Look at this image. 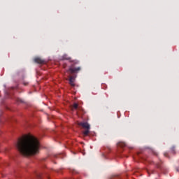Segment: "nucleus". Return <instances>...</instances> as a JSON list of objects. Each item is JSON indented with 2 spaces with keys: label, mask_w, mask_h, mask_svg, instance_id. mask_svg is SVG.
I'll list each match as a JSON object with an SVG mask.
<instances>
[{
  "label": "nucleus",
  "mask_w": 179,
  "mask_h": 179,
  "mask_svg": "<svg viewBox=\"0 0 179 179\" xmlns=\"http://www.w3.org/2000/svg\"><path fill=\"white\" fill-rule=\"evenodd\" d=\"M17 148L23 156L37 155L40 150V141L31 135H24L18 138Z\"/></svg>",
  "instance_id": "nucleus-1"
},
{
  "label": "nucleus",
  "mask_w": 179,
  "mask_h": 179,
  "mask_svg": "<svg viewBox=\"0 0 179 179\" xmlns=\"http://www.w3.org/2000/svg\"><path fill=\"white\" fill-rule=\"evenodd\" d=\"M78 125L85 129L84 135H88V134L90 132V124L86 122H84L78 123Z\"/></svg>",
  "instance_id": "nucleus-2"
},
{
  "label": "nucleus",
  "mask_w": 179,
  "mask_h": 179,
  "mask_svg": "<svg viewBox=\"0 0 179 179\" xmlns=\"http://www.w3.org/2000/svg\"><path fill=\"white\" fill-rule=\"evenodd\" d=\"M80 71V67H77V68H73L70 67L69 70H67L68 73L72 74V73H76V72H79Z\"/></svg>",
  "instance_id": "nucleus-3"
},
{
  "label": "nucleus",
  "mask_w": 179,
  "mask_h": 179,
  "mask_svg": "<svg viewBox=\"0 0 179 179\" xmlns=\"http://www.w3.org/2000/svg\"><path fill=\"white\" fill-rule=\"evenodd\" d=\"M69 85L73 87H75V76H69Z\"/></svg>",
  "instance_id": "nucleus-4"
},
{
  "label": "nucleus",
  "mask_w": 179,
  "mask_h": 179,
  "mask_svg": "<svg viewBox=\"0 0 179 179\" xmlns=\"http://www.w3.org/2000/svg\"><path fill=\"white\" fill-rule=\"evenodd\" d=\"M34 62H36V64H44L45 62L40 57H36L34 59Z\"/></svg>",
  "instance_id": "nucleus-5"
},
{
  "label": "nucleus",
  "mask_w": 179,
  "mask_h": 179,
  "mask_svg": "<svg viewBox=\"0 0 179 179\" xmlns=\"http://www.w3.org/2000/svg\"><path fill=\"white\" fill-rule=\"evenodd\" d=\"M125 146H127V143H125L124 142H118L117 143V148H125Z\"/></svg>",
  "instance_id": "nucleus-6"
},
{
  "label": "nucleus",
  "mask_w": 179,
  "mask_h": 179,
  "mask_svg": "<svg viewBox=\"0 0 179 179\" xmlns=\"http://www.w3.org/2000/svg\"><path fill=\"white\" fill-rule=\"evenodd\" d=\"M62 59H66L67 61H69V59H71V57H68V55H64L62 56Z\"/></svg>",
  "instance_id": "nucleus-7"
},
{
  "label": "nucleus",
  "mask_w": 179,
  "mask_h": 179,
  "mask_svg": "<svg viewBox=\"0 0 179 179\" xmlns=\"http://www.w3.org/2000/svg\"><path fill=\"white\" fill-rule=\"evenodd\" d=\"M73 108H74V110H78V108H79V105L78 103H74L73 105Z\"/></svg>",
  "instance_id": "nucleus-8"
},
{
  "label": "nucleus",
  "mask_w": 179,
  "mask_h": 179,
  "mask_svg": "<svg viewBox=\"0 0 179 179\" xmlns=\"http://www.w3.org/2000/svg\"><path fill=\"white\" fill-rule=\"evenodd\" d=\"M171 153H173V155L176 153V147H175V146L171 147Z\"/></svg>",
  "instance_id": "nucleus-9"
},
{
  "label": "nucleus",
  "mask_w": 179,
  "mask_h": 179,
  "mask_svg": "<svg viewBox=\"0 0 179 179\" xmlns=\"http://www.w3.org/2000/svg\"><path fill=\"white\" fill-rule=\"evenodd\" d=\"M17 103H24L23 100H22L20 98L17 99Z\"/></svg>",
  "instance_id": "nucleus-10"
},
{
  "label": "nucleus",
  "mask_w": 179,
  "mask_h": 179,
  "mask_svg": "<svg viewBox=\"0 0 179 179\" xmlns=\"http://www.w3.org/2000/svg\"><path fill=\"white\" fill-rule=\"evenodd\" d=\"M157 169H160V164H157Z\"/></svg>",
  "instance_id": "nucleus-11"
},
{
  "label": "nucleus",
  "mask_w": 179,
  "mask_h": 179,
  "mask_svg": "<svg viewBox=\"0 0 179 179\" xmlns=\"http://www.w3.org/2000/svg\"><path fill=\"white\" fill-rule=\"evenodd\" d=\"M164 155L166 157H167V152H165Z\"/></svg>",
  "instance_id": "nucleus-12"
},
{
  "label": "nucleus",
  "mask_w": 179,
  "mask_h": 179,
  "mask_svg": "<svg viewBox=\"0 0 179 179\" xmlns=\"http://www.w3.org/2000/svg\"><path fill=\"white\" fill-rule=\"evenodd\" d=\"M24 135H31V134H24Z\"/></svg>",
  "instance_id": "nucleus-13"
},
{
  "label": "nucleus",
  "mask_w": 179,
  "mask_h": 179,
  "mask_svg": "<svg viewBox=\"0 0 179 179\" xmlns=\"http://www.w3.org/2000/svg\"><path fill=\"white\" fill-rule=\"evenodd\" d=\"M151 173L153 174V173H155V171H151Z\"/></svg>",
  "instance_id": "nucleus-14"
},
{
  "label": "nucleus",
  "mask_w": 179,
  "mask_h": 179,
  "mask_svg": "<svg viewBox=\"0 0 179 179\" xmlns=\"http://www.w3.org/2000/svg\"><path fill=\"white\" fill-rule=\"evenodd\" d=\"M24 85L26 86V85H27V84H26V83H24Z\"/></svg>",
  "instance_id": "nucleus-15"
},
{
  "label": "nucleus",
  "mask_w": 179,
  "mask_h": 179,
  "mask_svg": "<svg viewBox=\"0 0 179 179\" xmlns=\"http://www.w3.org/2000/svg\"><path fill=\"white\" fill-rule=\"evenodd\" d=\"M148 174H150V171H148Z\"/></svg>",
  "instance_id": "nucleus-16"
},
{
  "label": "nucleus",
  "mask_w": 179,
  "mask_h": 179,
  "mask_svg": "<svg viewBox=\"0 0 179 179\" xmlns=\"http://www.w3.org/2000/svg\"><path fill=\"white\" fill-rule=\"evenodd\" d=\"M38 178H40V176L38 175Z\"/></svg>",
  "instance_id": "nucleus-17"
},
{
  "label": "nucleus",
  "mask_w": 179,
  "mask_h": 179,
  "mask_svg": "<svg viewBox=\"0 0 179 179\" xmlns=\"http://www.w3.org/2000/svg\"><path fill=\"white\" fill-rule=\"evenodd\" d=\"M78 63H79V62H76V64H78Z\"/></svg>",
  "instance_id": "nucleus-18"
}]
</instances>
